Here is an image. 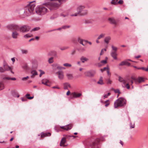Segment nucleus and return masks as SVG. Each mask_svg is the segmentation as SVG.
Instances as JSON below:
<instances>
[{
  "mask_svg": "<svg viewBox=\"0 0 148 148\" xmlns=\"http://www.w3.org/2000/svg\"><path fill=\"white\" fill-rule=\"evenodd\" d=\"M64 88L65 90L68 89V87H70V85L68 83H66L63 84Z\"/></svg>",
  "mask_w": 148,
  "mask_h": 148,
  "instance_id": "27",
  "label": "nucleus"
},
{
  "mask_svg": "<svg viewBox=\"0 0 148 148\" xmlns=\"http://www.w3.org/2000/svg\"><path fill=\"white\" fill-rule=\"evenodd\" d=\"M70 93V92L69 90H68V91L67 92L66 95H69Z\"/></svg>",
  "mask_w": 148,
  "mask_h": 148,
  "instance_id": "61",
  "label": "nucleus"
},
{
  "mask_svg": "<svg viewBox=\"0 0 148 148\" xmlns=\"http://www.w3.org/2000/svg\"><path fill=\"white\" fill-rule=\"evenodd\" d=\"M53 57H51L49 59L48 61L49 63L51 64L53 62Z\"/></svg>",
  "mask_w": 148,
  "mask_h": 148,
  "instance_id": "36",
  "label": "nucleus"
},
{
  "mask_svg": "<svg viewBox=\"0 0 148 148\" xmlns=\"http://www.w3.org/2000/svg\"><path fill=\"white\" fill-rule=\"evenodd\" d=\"M97 83L98 84H99L100 85H102L104 84V83L103 82V78L101 77H100L99 81L97 82Z\"/></svg>",
  "mask_w": 148,
  "mask_h": 148,
  "instance_id": "29",
  "label": "nucleus"
},
{
  "mask_svg": "<svg viewBox=\"0 0 148 148\" xmlns=\"http://www.w3.org/2000/svg\"><path fill=\"white\" fill-rule=\"evenodd\" d=\"M11 60H12V61L13 62H15V60L14 59V58H12Z\"/></svg>",
  "mask_w": 148,
  "mask_h": 148,
  "instance_id": "64",
  "label": "nucleus"
},
{
  "mask_svg": "<svg viewBox=\"0 0 148 148\" xmlns=\"http://www.w3.org/2000/svg\"><path fill=\"white\" fill-rule=\"evenodd\" d=\"M63 66H69L71 67V64L68 63H66L65 64H63Z\"/></svg>",
  "mask_w": 148,
  "mask_h": 148,
  "instance_id": "44",
  "label": "nucleus"
},
{
  "mask_svg": "<svg viewBox=\"0 0 148 148\" xmlns=\"http://www.w3.org/2000/svg\"><path fill=\"white\" fill-rule=\"evenodd\" d=\"M70 27V26L69 25H64L62 27V29H65L66 28H69Z\"/></svg>",
  "mask_w": 148,
  "mask_h": 148,
  "instance_id": "45",
  "label": "nucleus"
},
{
  "mask_svg": "<svg viewBox=\"0 0 148 148\" xmlns=\"http://www.w3.org/2000/svg\"><path fill=\"white\" fill-rule=\"evenodd\" d=\"M3 80L7 79V80H15L16 79L15 77H5L3 78Z\"/></svg>",
  "mask_w": 148,
  "mask_h": 148,
  "instance_id": "28",
  "label": "nucleus"
},
{
  "mask_svg": "<svg viewBox=\"0 0 148 148\" xmlns=\"http://www.w3.org/2000/svg\"><path fill=\"white\" fill-rule=\"evenodd\" d=\"M53 88H57L58 89H60V88L58 87V86H54L52 87Z\"/></svg>",
  "mask_w": 148,
  "mask_h": 148,
  "instance_id": "55",
  "label": "nucleus"
},
{
  "mask_svg": "<svg viewBox=\"0 0 148 148\" xmlns=\"http://www.w3.org/2000/svg\"><path fill=\"white\" fill-rule=\"evenodd\" d=\"M134 124H133V125H132V124H131V125H130L131 127L132 128H134Z\"/></svg>",
  "mask_w": 148,
  "mask_h": 148,
  "instance_id": "59",
  "label": "nucleus"
},
{
  "mask_svg": "<svg viewBox=\"0 0 148 148\" xmlns=\"http://www.w3.org/2000/svg\"><path fill=\"white\" fill-rule=\"evenodd\" d=\"M40 27H36L35 28H34L33 29H32V31H38L40 29Z\"/></svg>",
  "mask_w": 148,
  "mask_h": 148,
  "instance_id": "40",
  "label": "nucleus"
},
{
  "mask_svg": "<svg viewBox=\"0 0 148 148\" xmlns=\"http://www.w3.org/2000/svg\"><path fill=\"white\" fill-rule=\"evenodd\" d=\"M101 62L103 64H106L107 63V61L106 60H103Z\"/></svg>",
  "mask_w": 148,
  "mask_h": 148,
  "instance_id": "54",
  "label": "nucleus"
},
{
  "mask_svg": "<svg viewBox=\"0 0 148 148\" xmlns=\"http://www.w3.org/2000/svg\"><path fill=\"white\" fill-rule=\"evenodd\" d=\"M60 16H63V17H65L66 16H67V15H64L63 14H60Z\"/></svg>",
  "mask_w": 148,
  "mask_h": 148,
  "instance_id": "62",
  "label": "nucleus"
},
{
  "mask_svg": "<svg viewBox=\"0 0 148 148\" xmlns=\"http://www.w3.org/2000/svg\"><path fill=\"white\" fill-rule=\"evenodd\" d=\"M5 70H4V68L2 67H0V72L3 73L5 72Z\"/></svg>",
  "mask_w": 148,
  "mask_h": 148,
  "instance_id": "46",
  "label": "nucleus"
},
{
  "mask_svg": "<svg viewBox=\"0 0 148 148\" xmlns=\"http://www.w3.org/2000/svg\"><path fill=\"white\" fill-rule=\"evenodd\" d=\"M48 10L44 7L39 6L36 9V12L37 14L40 15H42L47 12Z\"/></svg>",
  "mask_w": 148,
  "mask_h": 148,
  "instance_id": "4",
  "label": "nucleus"
},
{
  "mask_svg": "<svg viewBox=\"0 0 148 148\" xmlns=\"http://www.w3.org/2000/svg\"><path fill=\"white\" fill-rule=\"evenodd\" d=\"M68 48V47H65L62 48H60V49L62 50H64L65 49H67Z\"/></svg>",
  "mask_w": 148,
  "mask_h": 148,
  "instance_id": "51",
  "label": "nucleus"
},
{
  "mask_svg": "<svg viewBox=\"0 0 148 148\" xmlns=\"http://www.w3.org/2000/svg\"><path fill=\"white\" fill-rule=\"evenodd\" d=\"M21 100L23 101H27V98H26V97H22V98H21Z\"/></svg>",
  "mask_w": 148,
  "mask_h": 148,
  "instance_id": "50",
  "label": "nucleus"
},
{
  "mask_svg": "<svg viewBox=\"0 0 148 148\" xmlns=\"http://www.w3.org/2000/svg\"><path fill=\"white\" fill-rule=\"evenodd\" d=\"M44 73H45V72L43 71L41 72L39 75V77H41V76L43 74H44Z\"/></svg>",
  "mask_w": 148,
  "mask_h": 148,
  "instance_id": "57",
  "label": "nucleus"
},
{
  "mask_svg": "<svg viewBox=\"0 0 148 148\" xmlns=\"http://www.w3.org/2000/svg\"><path fill=\"white\" fill-rule=\"evenodd\" d=\"M99 39H98V38H97V39L96 40V42L97 43H99Z\"/></svg>",
  "mask_w": 148,
  "mask_h": 148,
  "instance_id": "63",
  "label": "nucleus"
},
{
  "mask_svg": "<svg viewBox=\"0 0 148 148\" xmlns=\"http://www.w3.org/2000/svg\"><path fill=\"white\" fill-rule=\"evenodd\" d=\"M20 27L18 25L15 24L9 25L6 26L8 29L16 31H19Z\"/></svg>",
  "mask_w": 148,
  "mask_h": 148,
  "instance_id": "6",
  "label": "nucleus"
},
{
  "mask_svg": "<svg viewBox=\"0 0 148 148\" xmlns=\"http://www.w3.org/2000/svg\"><path fill=\"white\" fill-rule=\"evenodd\" d=\"M29 78V77L28 76L26 77H24L22 78V80L23 81L26 80L27 79Z\"/></svg>",
  "mask_w": 148,
  "mask_h": 148,
  "instance_id": "48",
  "label": "nucleus"
},
{
  "mask_svg": "<svg viewBox=\"0 0 148 148\" xmlns=\"http://www.w3.org/2000/svg\"><path fill=\"white\" fill-rule=\"evenodd\" d=\"M88 13V11L85 8L81 12V13L79 16H84L86 15Z\"/></svg>",
  "mask_w": 148,
  "mask_h": 148,
  "instance_id": "22",
  "label": "nucleus"
},
{
  "mask_svg": "<svg viewBox=\"0 0 148 148\" xmlns=\"http://www.w3.org/2000/svg\"><path fill=\"white\" fill-rule=\"evenodd\" d=\"M107 73L108 75L109 76H110L111 73L109 71V70L108 69L107 71Z\"/></svg>",
  "mask_w": 148,
  "mask_h": 148,
  "instance_id": "56",
  "label": "nucleus"
},
{
  "mask_svg": "<svg viewBox=\"0 0 148 148\" xmlns=\"http://www.w3.org/2000/svg\"><path fill=\"white\" fill-rule=\"evenodd\" d=\"M66 75L68 78L69 79H72L73 77V75L67 73Z\"/></svg>",
  "mask_w": 148,
  "mask_h": 148,
  "instance_id": "33",
  "label": "nucleus"
},
{
  "mask_svg": "<svg viewBox=\"0 0 148 148\" xmlns=\"http://www.w3.org/2000/svg\"><path fill=\"white\" fill-rule=\"evenodd\" d=\"M119 80L120 82H123L124 87L127 89L130 88V85L131 84V79H124L122 77L119 76Z\"/></svg>",
  "mask_w": 148,
  "mask_h": 148,
  "instance_id": "3",
  "label": "nucleus"
},
{
  "mask_svg": "<svg viewBox=\"0 0 148 148\" xmlns=\"http://www.w3.org/2000/svg\"><path fill=\"white\" fill-rule=\"evenodd\" d=\"M58 74V77L60 79H62L64 77L63 72L62 71H60L56 73Z\"/></svg>",
  "mask_w": 148,
  "mask_h": 148,
  "instance_id": "13",
  "label": "nucleus"
},
{
  "mask_svg": "<svg viewBox=\"0 0 148 148\" xmlns=\"http://www.w3.org/2000/svg\"><path fill=\"white\" fill-rule=\"evenodd\" d=\"M118 0H112L111 2V3L114 5L117 4Z\"/></svg>",
  "mask_w": 148,
  "mask_h": 148,
  "instance_id": "35",
  "label": "nucleus"
},
{
  "mask_svg": "<svg viewBox=\"0 0 148 148\" xmlns=\"http://www.w3.org/2000/svg\"><path fill=\"white\" fill-rule=\"evenodd\" d=\"M111 39V37L110 36H107L105 38L104 41L106 44H108L109 43Z\"/></svg>",
  "mask_w": 148,
  "mask_h": 148,
  "instance_id": "21",
  "label": "nucleus"
},
{
  "mask_svg": "<svg viewBox=\"0 0 148 148\" xmlns=\"http://www.w3.org/2000/svg\"><path fill=\"white\" fill-rule=\"evenodd\" d=\"M133 81H134L136 84L138 83H139L144 81V78L140 77H139L138 78H136L132 76L131 78V84L130 85H132L133 84Z\"/></svg>",
  "mask_w": 148,
  "mask_h": 148,
  "instance_id": "7",
  "label": "nucleus"
},
{
  "mask_svg": "<svg viewBox=\"0 0 148 148\" xmlns=\"http://www.w3.org/2000/svg\"><path fill=\"white\" fill-rule=\"evenodd\" d=\"M123 1L122 0H120L118 2V4H123Z\"/></svg>",
  "mask_w": 148,
  "mask_h": 148,
  "instance_id": "52",
  "label": "nucleus"
},
{
  "mask_svg": "<svg viewBox=\"0 0 148 148\" xmlns=\"http://www.w3.org/2000/svg\"><path fill=\"white\" fill-rule=\"evenodd\" d=\"M110 94H111L109 92L108 93V94H107V95L106 94V95H104L103 96V97H104V98H107L109 96H110Z\"/></svg>",
  "mask_w": 148,
  "mask_h": 148,
  "instance_id": "49",
  "label": "nucleus"
},
{
  "mask_svg": "<svg viewBox=\"0 0 148 148\" xmlns=\"http://www.w3.org/2000/svg\"><path fill=\"white\" fill-rule=\"evenodd\" d=\"M80 60L82 63H84L89 60V59L88 58L83 56L81 57Z\"/></svg>",
  "mask_w": 148,
  "mask_h": 148,
  "instance_id": "25",
  "label": "nucleus"
},
{
  "mask_svg": "<svg viewBox=\"0 0 148 148\" xmlns=\"http://www.w3.org/2000/svg\"><path fill=\"white\" fill-rule=\"evenodd\" d=\"M60 127L64 130L68 131L71 129L72 126L71 125L68 124L65 126H60Z\"/></svg>",
  "mask_w": 148,
  "mask_h": 148,
  "instance_id": "12",
  "label": "nucleus"
},
{
  "mask_svg": "<svg viewBox=\"0 0 148 148\" xmlns=\"http://www.w3.org/2000/svg\"><path fill=\"white\" fill-rule=\"evenodd\" d=\"M106 51V49H102L101 50V52L100 53V55H102L104 51Z\"/></svg>",
  "mask_w": 148,
  "mask_h": 148,
  "instance_id": "43",
  "label": "nucleus"
},
{
  "mask_svg": "<svg viewBox=\"0 0 148 148\" xmlns=\"http://www.w3.org/2000/svg\"><path fill=\"white\" fill-rule=\"evenodd\" d=\"M108 69V68L107 67H105L103 69H101V70L102 72H103V71L106 70V69Z\"/></svg>",
  "mask_w": 148,
  "mask_h": 148,
  "instance_id": "53",
  "label": "nucleus"
},
{
  "mask_svg": "<svg viewBox=\"0 0 148 148\" xmlns=\"http://www.w3.org/2000/svg\"><path fill=\"white\" fill-rule=\"evenodd\" d=\"M34 98V97L33 96V97H27V99H33Z\"/></svg>",
  "mask_w": 148,
  "mask_h": 148,
  "instance_id": "58",
  "label": "nucleus"
},
{
  "mask_svg": "<svg viewBox=\"0 0 148 148\" xmlns=\"http://www.w3.org/2000/svg\"><path fill=\"white\" fill-rule=\"evenodd\" d=\"M35 1H34L30 2L29 4L25 7V9H21L19 11V13L21 14L28 12L30 13H32L35 6V5L33 4L32 2Z\"/></svg>",
  "mask_w": 148,
  "mask_h": 148,
  "instance_id": "1",
  "label": "nucleus"
},
{
  "mask_svg": "<svg viewBox=\"0 0 148 148\" xmlns=\"http://www.w3.org/2000/svg\"><path fill=\"white\" fill-rule=\"evenodd\" d=\"M23 68L25 70H28L29 69V68L28 66V65L27 64L23 66Z\"/></svg>",
  "mask_w": 148,
  "mask_h": 148,
  "instance_id": "39",
  "label": "nucleus"
},
{
  "mask_svg": "<svg viewBox=\"0 0 148 148\" xmlns=\"http://www.w3.org/2000/svg\"><path fill=\"white\" fill-rule=\"evenodd\" d=\"M100 140L103 141V140H101L99 139H97L95 142H93L92 144L91 145V146L92 148H94V147L97 144L99 143Z\"/></svg>",
  "mask_w": 148,
  "mask_h": 148,
  "instance_id": "18",
  "label": "nucleus"
},
{
  "mask_svg": "<svg viewBox=\"0 0 148 148\" xmlns=\"http://www.w3.org/2000/svg\"><path fill=\"white\" fill-rule=\"evenodd\" d=\"M96 72L94 70H90L85 72L84 74L87 77H93L95 74Z\"/></svg>",
  "mask_w": 148,
  "mask_h": 148,
  "instance_id": "11",
  "label": "nucleus"
},
{
  "mask_svg": "<svg viewBox=\"0 0 148 148\" xmlns=\"http://www.w3.org/2000/svg\"><path fill=\"white\" fill-rule=\"evenodd\" d=\"M108 21L110 22L112 24L116 25L117 23L115 19L114 18H108Z\"/></svg>",
  "mask_w": 148,
  "mask_h": 148,
  "instance_id": "17",
  "label": "nucleus"
},
{
  "mask_svg": "<svg viewBox=\"0 0 148 148\" xmlns=\"http://www.w3.org/2000/svg\"><path fill=\"white\" fill-rule=\"evenodd\" d=\"M32 35L29 34H27L24 36V37L25 38H30L32 37Z\"/></svg>",
  "mask_w": 148,
  "mask_h": 148,
  "instance_id": "37",
  "label": "nucleus"
},
{
  "mask_svg": "<svg viewBox=\"0 0 148 148\" xmlns=\"http://www.w3.org/2000/svg\"><path fill=\"white\" fill-rule=\"evenodd\" d=\"M119 65L120 66H123L124 65L130 66V64L127 61V60H126L122 62L119 64Z\"/></svg>",
  "mask_w": 148,
  "mask_h": 148,
  "instance_id": "15",
  "label": "nucleus"
},
{
  "mask_svg": "<svg viewBox=\"0 0 148 148\" xmlns=\"http://www.w3.org/2000/svg\"><path fill=\"white\" fill-rule=\"evenodd\" d=\"M51 135V133L50 132H47L45 133H43L42 132L41 133V137L43 138L45 137L50 136Z\"/></svg>",
  "mask_w": 148,
  "mask_h": 148,
  "instance_id": "20",
  "label": "nucleus"
},
{
  "mask_svg": "<svg viewBox=\"0 0 148 148\" xmlns=\"http://www.w3.org/2000/svg\"><path fill=\"white\" fill-rule=\"evenodd\" d=\"M31 73L32 74V75L31 76V77L32 78H34L35 75H38L37 72L36 70H34L32 71L31 72Z\"/></svg>",
  "mask_w": 148,
  "mask_h": 148,
  "instance_id": "26",
  "label": "nucleus"
},
{
  "mask_svg": "<svg viewBox=\"0 0 148 148\" xmlns=\"http://www.w3.org/2000/svg\"><path fill=\"white\" fill-rule=\"evenodd\" d=\"M4 69L5 70V71H8L10 70H11V68L8 66L6 64H4L3 65Z\"/></svg>",
  "mask_w": 148,
  "mask_h": 148,
  "instance_id": "24",
  "label": "nucleus"
},
{
  "mask_svg": "<svg viewBox=\"0 0 148 148\" xmlns=\"http://www.w3.org/2000/svg\"><path fill=\"white\" fill-rule=\"evenodd\" d=\"M112 90H113L115 93H118L117 95V97H118L119 96V94L120 93L119 90L118 89H115L114 88H112Z\"/></svg>",
  "mask_w": 148,
  "mask_h": 148,
  "instance_id": "34",
  "label": "nucleus"
},
{
  "mask_svg": "<svg viewBox=\"0 0 148 148\" xmlns=\"http://www.w3.org/2000/svg\"><path fill=\"white\" fill-rule=\"evenodd\" d=\"M23 54H27V52L28 51L27 50H21Z\"/></svg>",
  "mask_w": 148,
  "mask_h": 148,
  "instance_id": "47",
  "label": "nucleus"
},
{
  "mask_svg": "<svg viewBox=\"0 0 148 148\" xmlns=\"http://www.w3.org/2000/svg\"><path fill=\"white\" fill-rule=\"evenodd\" d=\"M19 35V34L16 31H14L12 32V37L14 39H16Z\"/></svg>",
  "mask_w": 148,
  "mask_h": 148,
  "instance_id": "19",
  "label": "nucleus"
},
{
  "mask_svg": "<svg viewBox=\"0 0 148 148\" xmlns=\"http://www.w3.org/2000/svg\"><path fill=\"white\" fill-rule=\"evenodd\" d=\"M30 29V27L27 25H24L20 27L19 31L23 33L26 32Z\"/></svg>",
  "mask_w": 148,
  "mask_h": 148,
  "instance_id": "9",
  "label": "nucleus"
},
{
  "mask_svg": "<svg viewBox=\"0 0 148 148\" xmlns=\"http://www.w3.org/2000/svg\"><path fill=\"white\" fill-rule=\"evenodd\" d=\"M85 8V6H79L77 7L76 9L77 12L75 13V16H76L79 15L82 12L84 9Z\"/></svg>",
  "mask_w": 148,
  "mask_h": 148,
  "instance_id": "10",
  "label": "nucleus"
},
{
  "mask_svg": "<svg viewBox=\"0 0 148 148\" xmlns=\"http://www.w3.org/2000/svg\"><path fill=\"white\" fill-rule=\"evenodd\" d=\"M4 88L3 84L2 83H0V90H2Z\"/></svg>",
  "mask_w": 148,
  "mask_h": 148,
  "instance_id": "41",
  "label": "nucleus"
},
{
  "mask_svg": "<svg viewBox=\"0 0 148 148\" xmlns=\"http://www.w3.org/2000/svg\"><path fill=\"white\" fill-rule=\"evenodd\" d=\"M104 103L105 104V106L107 107L109 105V100H107L106 101H105Z\"/></svg>",
  "mask_w": 148,
  "mask_h": 148,
  "instance_id": "38",
  "label": "nucleus"
},
{
  "mask_svg": "<svg viewBox=\"0 0 148 148\" xmlns=\"http://www.w3.org/2000/svg\"><path fill=\"white\" fill-rule=\"evenodd\" d=\"M48 6V8L50 11H51L58 8L59 6V5L56 3L53 2L49 3Z\"/></svg>",
  "mask_w": 148,
  "mask_h": 148,
  "instance_id": "8",
  "label": "nucleus"
},
{
  "mask_svg": "<svg viewBox=\"0 0 148 148\" xmlns=\"http://www.w3.org/2000/svg\"><path fill=\"white\" fill-rule=\"evenodd\" d=\"M126 103L125 99L122 97L119 98L114 103V107L117 108L119 107L125 106Z\"/></svg>",
  "mask_w": 148,
  "mask_h": 148,
  "instance_id": "2",
  "label": "nucleus"
},
{
  "mask_svg": "<svg viewBox=\"0 0 148 148\" xmlns=\"http://www.w3.org/2000/svg\"><path fill=\"white\" fill-rule=\"evenodd\" d=\"M106 35L105 33H101L100 34L98 37V39H100L101 38H103Z\"/></svg>",
  "mask_w": 148,
  "mask_h": 148,
  "instance_id": "31",
  "label": "nucleus"
},
{
  "mask_svg": "<svg viewBox=\"0 0 148 148\" xmlns=\"http://www.w3.org/2000/svg\"><path fill=\"white\" fill-rule=\"evenodd\" d=\"M49 83V81L47 79H43L42 80V84L47 86H50V85L48 84Z\"/></svg>",
  "mask_w": 148,
  "mask_h": 148,
  "instance_id": "16",
  "label": "nucleus"
},
{
  "mask_svg": "<svg viewBox=\"0 0 148 148\" xmlns=\"http://www.w3.org/2000/svg\"><path fill=\"white\" fill-rule=\"evenodd\" d=\"M112 83V81L110 79H108L107 80V83L108 84H110Z\"/></svg>",
  "mask_w": 148,
  "mask_h": 148,
  "instance_id": "42",
  "label": "nucleus"
},
{
  "mask_svg": "<svg viewBox=\"0 0 148 148\" xmlns=\"http://www.w3.org/2000/svg\"><path fill=\"white\" fill-rule=\"evenodd\" d=\"M111 47L112 50L110 53V55L114 60H117V56H118V54L117 53V48L113 45H112Z\"/></svg>",
  "mask_w": 148,
  "mask_h": 148,
  "instance_id": "5",
  "label": "nucleus"
},
{
  "mask_svg": "<svg viewBox=\"0 0 148 148\" xmlns=\"http://www.w3.org/2000/svg\"><path fill=\"white\" fill-rule=\"evenodd\" d=\"M82 95V94L80 93L75 92V98H78Z\"/></svg>",
  "mask_w": 148,
  "mask_h": 148,
  "instance_id": "32",
  "label": "nucleus"
},
{
  "mask_svg": "<svg viewBox=\"0 0 148 148\" xmlns=\"http://www.w3.org/2000/svg\"><path fill=\"white\" fill-rule=\"evenodd\" d=\"M77 41L79 42L83 46H84V45L83 44V40L80 38L78 37L77 39Z\"/></svg>",
  "mask_w": 148,
  "mask_h": 148,
  "instance_id": "30",
  "label": "nucleus"
},
{
  "mask_svg": "<svg viewBox=\"0 0 148 148\" xmlns=\"http://www.w3.org/2000/svg\"><path fill=\"white\" fill-rule=\"evenodd\" d=\"M57 69H58L61 70L62 69V67L60 66H58L57 67Z\"/></svg>",
  "mask_w": 148,
  "mask_h": 148,
  "instance_id": "60",
  "label": "nucleus"
},
{
  "mask_svg": "<svg viewBox=\"0 0 148 148\" xmlns=\"http://www.w3.org/2000/svg\"><path fill=\"white\" fill-rule=\"evenodd\" d=\"M66 138L63 137L62 138L60 144V146H63L64 147H66V146L65 145V143H66Z\"/></svg>",
  "mask_w": 148,
  "mask_h": 148,
  "instance_id": "14",
  "label": "nucleus"
},
{
  "mask_svg": "<svg viewBox=\"0 0 148 148\" xmlns=\"http://www.w3.org/2000/svg\"><path fill=\"white\" fill-rule=\"evenodd\" d=\"M11 93L12 96L15 97H19V95L18 94V93L15 90L12 91Z\"/></svg>",
  "mask_w": 148,
  "mask_h": 148,
  "instance_id": "23",
  "label": "nucleus"
}]
</instances>
